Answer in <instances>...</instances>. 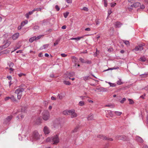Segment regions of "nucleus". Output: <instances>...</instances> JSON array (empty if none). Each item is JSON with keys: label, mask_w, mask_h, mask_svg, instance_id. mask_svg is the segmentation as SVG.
Masks as SVG:
<instances>
[{"label": "nucleus", "mask_w": 148, "mask_h": 148, "mask_svg": "<svg viewBox=\"0 0 148 148\" xmlns=\"http://www.w3.org/2000/svg\"><path fill=\"white\" fill-rule=\"evenodd\" d=\"M25 87L24 85H22L19 87L15 91V93L17 94V98L20 99L22 95V92L25 89Z\"/></svg>", "instance_id": "1"}, {"label": "nucleus", "mask_w": 148, "mask_h": 148, "mask_svg": "<svg viewBox=\"0 0 148 148\" xmlns=\"http://www.w3.org/2000/svg\"><path fill=\"white\" fill-rule=\"evenodd\" d=\"M25 110L22 108L21 111H17L16 112H15L14 114H18V115L16 117L17 118V120L20 121L22 120L24 117V114L25 113Z\"/></svg>", "instance_id": "2"}, {"label": "nucleus", "mask_w": 148, "mask_h": 148, "mask_svg": "<svg viewBox=\"0 0 148 148\" xmlns=\"http://www.w3.org/2000/svg\"><path fill=\"white\" fill-rule=\"evenodd\" d=\"M62 126L63 125L60 123L59 122H54L51 126V128L52 129H60L62 128Z\"/></svg>", "instance_id": "3"}, {"label": "nucleus", "mask_w": 148, "mask_h": 148, "mask_svg": "<svg viewBox=\"0 0 148 148\" xmlns=\"http://www.w3.org/2000/svg\"><path fill=\"white\" fill-rule=\"evenodd\" d=\"M42 118L45 121L48 120L50 117V114L49 112L47 110H45L42 113Z\"/></svg>", "instance_id": "4"}, {"label": "nucleus", "mask_w": 148, "mask_h": 148, "mask_svg": "<svg viewBox=\"0 0 148 148\" xmlns=\"http://www.w3.org/2000/svg\"><path fill=\"white\" fill-rule=\"evenodd\" d=\"M59 142V139L58 134H56L52 137V142H53V144L56 145Z\"/></svg>", "instance_id": "5"}, {"label": "nucleus", "mask_w": 148, "mask_h": 148, "mask_svg": "<svg viewBox=\"0 0 148 148\" xmlns=\"http://www.w3.org/2000/svg\"><path fill=\"white\" fill-rule=\"evenodd\" d=\"M32 137L35 140H38L40 138V135L37 130H35L33 132Z\"/></svg>", "instance_id": "6"}, {"label": "nucleus", "mask_w": 148, "mask_h": 148, "mask_svg": "<svg viewBox=\"0 0 148 148\" xmlns=\"http://www.w3.org/2000/svg\"><path fill=\"white\" fill-rule=\"evenodd\" d=\"M13 118V116L10 115L7 116L4 120L3 121L4 124L7 125L10 123V121Z\"/></svg>", "instance_id": "7"}, {"label": "nucleus", "mask_w": 148, "mask_h": 148, "mask_svg": "<svg viewBox=\"0 0 148 148\" xmlns=\"http://www.w3.org/2000/svg\"><path fill=\"white\" fill-rule=\"evenodd\" d=\"M4 45L0 46V51L3 49H4L8 47L11 44V42L10 41H7L6 42H3Z\"/></svg>", "instance_id": "8"}, {"label": "nucleus", "mask_w": 148, "mask_h": 148, "mask_svg": "<svg viewBox=\"0 0 148 148\" xmlns=\"http://www.w3.org/2000/svg\"><path fill=\"white\" fill-rule=\"evenodd\" d=\"M69 115H71V117L72 118L76 117L77 115L75 112V110L74 109H71L69 110Z\"/></svg>", "instance_id": "9"}, {"label": "nucleus", "mask_w": 148, "mask_h": 148, "mask_svg": "<svg viewBox=\"0 0 148 148\" xmlns=\"http://www.w3.org/2000/svg\"><path fill=\"white\" fill-rule=\"evenodd\" d=\"M116 138L122 140L124 141H126L129 140V138L127 137L124 136H116Z\"/></svg>", "instance_id": "10"}, {"label": "nucleus", "mask_w": 148, "mask_h": 148, "mask_svg": "<svg viewBox=\"0 0 148 148\" xmlns=\"http://www.w3.org/2000/svg\"><path fill=\"white\" fill-rule=\"evenodd\" d=\"M97 90H98L99 92H106L107 91V89L106 88L100 87L99 88H96L95 91H97Z\"/></svg>", "instance_id": "11"}, {"label": "nucleus", "mask_w": 148, "mask_h": 148, "mask_svg": "<svg viewBox=\"0 0 148 148\" xmlns=\"http://www.w3.org/2000/svg\"><path fill=\"white\" fill-rule=\"evenodd\" d=\"M19 36V34L18 33H16L14 34L12 36V38L13 40H16Z\"/></svg>", "instance_id": "12"}, {"label": "nucleus", "mask_w": 148, "mask_h": 148, "mask_svg": "<svg viewBox=\"0 0 148 148\" xmlns=\"http://www.w3.org/2000/svg\"><path fill=\"white\" fill-rule=\"evenodd\" d=\"M34 12V10H33L32 11H30L28 13H27L25 15L26 17L28 18L29 17V15L32 14Z\"/></svg>", "instance_id": "13"}, {"label": "nucleus", "mask_w": 148, "mask_h": 148, "mask_svg": "<svg viewBox=\"0 0 148 148\" xmlns=\"http://www.w3.org/2000/svg\"><path fill=\"white\" fill-rule=\"evenodd\" d=\"M148 74H142L139 75V80H143L144 79H142V78H145L147 77Z\"/></svg>", "instance_id": "14"}, {"label": "nucleus", "mask_w": 148, "mask_h": 148, "mask_svg": "<svg viewBox=\"0 0 148 148\" xmlns=\"http://www.w3.org/2000/svg\"><path fill=\"white\" fill-rule=\"evenodd\" d=\"M122 24L120 23L119 22H117L115 23L114 26L116 28H119L121 26Z\"/></svg>", "instance_id": "15"}, {"label": "nucleus", "mask_w": 148, "mask_h": 148, "mask_svg": "<svg viewBox=\"0 0 148 148\" xmlns=\"http://www.w3.org/2000/svg\"><path fill=\"white\" fill-rule=\"evenodd\" d=\"M88 121L93 120V116L92 114H90L87 117Z\"/></svg>", "instance_id": "16"}, {"label": "nucleus", "mask_w": 148, "mask_h": 148, "mask_svg": "<svg viewBox=\"0 0 148 148\" xmlns=\"http://www.w3.org/2000/svg\"><path fill=\"white\" fill-rule=\"evenodd\" d=\"M84 36H83L81 37H78L77 38H71L70 39L71 40H75L77 41H78L80 40L81 38H83Z\"/></svg>", "instance_id": "17"}, {"label": "nucleus", "mask_w": 148, "mask_h": 148, "mask_svg": "<svg viewBox=\"0 0 148 148\" xmlns=\"http://www.w3.org/2000/svg\"><path fill=\"white\" fill-rule=\"evenodd\" d=\"M28 133V132L27 130H22L21 132V135L25 136H26V135Z\"/></svg>", "instance_id": "18"}, {"label": "nucleus", "mask_w": 148, "mask_h": 148, "mask_svg": "<svg viewBox=\"0 0 148 148\" xmlns=\"http://www.w3.org/2000/svg\"><path fill=\"white\" fill-rule=\"evenodd\" d=\"M145 44L144 43H142L139 44V51H141L143 49V46H144Z\"/></svg>", "instance_id": "19"}, {"label": "nucleus", "mask_w": 148, "mask_h": 148, "mask_svg": "<svg viewBox=\"0 0 148 148\" xmlns=\"http://www.w3.org/2000/svg\"><path fill=\"white\" fill-rule=\"evenodd\" d=\"M139 6V2H137L134 3V4L131 5L132 7L137 8Z\"/></svg>", "instance_id": "20"}, {"label": "nucleus", "mask_w": 148, "mask_h": 148, "mask_svg": "<svg viewBox=\"0 0 148 148\" xmlns=\"http://www.w3.org/2000/svg\"><path fill=\"white\" fill-rule=\"evenodd\" d=\"M72 59L73 60V61L74 62H78V59L75 56H72Z\"/></svg>", "instance_id": "21"}, {"label": "nucleus", "mask_w": 148, "mask_h": 148, "mask_svg": "<svg viewBox=\"0 0 148 148\" xmlns=\"http://www.w3.org/2000/svg\"><path fill=\"white\" fill-rule=\"evenodd\" d=\"M97 137L98 138H102L104 140L107 139V137H106V136H103V135H98L97 136Z\"/></svg>", "instance_id": "22"}, {"label": "nucleus", "mask_w": 148, "mask_h": 148, "mask_svg": "<svg viewBox=\"0 0 148 148\" xmlns=\"http://www.w3.org/2000/svg\"><path fill=\"white\" fill-rule=\"evenodd\" d=\"M114 113L116 116H120L122 114V112L119 111H114Z\"/></svg>", "instance_id": "23"}, {"label": "nucleus", "mask_w": 148, "mask_h": 148, "mask_svg": "<svg viewBox=\"0 0 148 148\" xmlns=\"http://www.w3.org/2000/svg\"><path fill=\"white\" fill-rule=\"evenodd\" d=\"M147 59L145 56H143V57H141L140 59H139V60L143 62L145 61Z\"/></svg>", "instance_id": "24"}, {"label": "nucleus", "mask_w": 148, "mask_h": 148, "mask_svg": "<svg viewBox=\"0 0 148 148\" xmlns=\"http://www.w3.org/2000/svg\"><path fill=\"white\" fill-rule=\"evenodd\" d=\"M36 36H34L33 37L30 38H29V42H32L33 41H34V40H36Z\"/></svg>", "instance_id": "25"}, {"label": "nucleus", "mask_w": 148, "mask_h": 148, "mask_svg": "<svg viewBox=\"0 0 148 148\" xmlns=\"http://www.w3.org/2000/svg\"><path fill=\"white\" fill-rule=\"evenodd\" d=\"M69 110H65L63 111V114L65 115H69Z\"/></svg>", "instance_id": "26"}, {"label": "nucleus", "mask_w": 148, "mask_h": 148, "mask_svg": "<svg viewBox=\"0 0 148 148\" xmlns=\"http://www.w3.org/2000/svg\"><path fill=\"white\" fill-rule=\"evenodd\" d=\"M28 23L27 20H25L22 22L21 23V25L22 27L24 26L25 25L27 24Z\"/></svg>", "instance_id": "27"}, {"label": "nucleus", "mask_w": 148, "mask_h": 148, "mask_svg": "<svg viewBox=\"0 0 148 148\" xmlns=\"http://www.w3.org/2000/svg\"><path fill=\"white\" fill-rule=\"evenodd\" d=\"M63 83L64 84L67 85H70L71 84V83L69 81L64 80L63 81Z\"/></svg>", "instance_id": "28"}, {"label": "nucleus", "mask_w": 148, "mask_h": 148, "mask_svg": "<svg viewBox=\"0 0 148 148\" xmlns=\"http://www.w3.org/2000/svg\"><path fill=\"white\" fill-rule=\"evenodd\" d=\"M119 69V67H117L116 68L114 67L113 68H109L108 69L104 70V71H106L109 70H112L113 69Z\"/></svg>", "instance_id": "29"}, {"label": "nucleus", "mask_w": 148, "mask_h": 148, "mask_svg": "<svg viewBox=\"0 0 148 148\" xmlns=\"http://www.w3.org/2000/svg\"><path fill=\"white\" fill-rule=\"evenodd\" d=\"M140 146L141 148H148V146L144 143L141 144Z\"/></svg>", "instance_id": "30"}, {"label": "nucleus", "mask_w": 148, "mask_h": 148, "mask_svg": "<svg viewBox=\"0 0 148 148\" xmlns=\"http://www.w3.org/2000/svg\"><path fill=\"white\" fill-rule=\"evenodd\" d=\"M78 104L80 106H83L85 104L84 102V101H80L79 102Z\"/></svg>", "instance_id": "31"}, {"label": "nucleus", "mask_w": 148, "mask_h": 148, "mask_svg": "<svg viewBox=\"0 0 148 148\" xmlns=\"http://www.w3.org/2000/svg\"><path fill=\"white\" fill-rule=\"evenodd\" d=\"M43 131L45 135H48L50 132L49 130H43Z\"/></svg>", "instance_id": "32"}, {"label": "nucleus", "mask_w": 148, "mask_h": 148, "mask_svg": "<svg viewBox=\"0 0 148 148\" xmlns=\"http://www.w3.org/2000/svg\"><path fill=\"white\" fill-rule=\"evenodd\" d=\"M123 42L127 46H128L130 45V42L129 41L127 40H124L123 41Z\"/></svg>", "instance_id": "33"}, {"label": "nucleus", "mask_w": 148, "mask_h": 148, "mask_svg": "<svg viewBox=\"0 0 148 148\" xmlns=\"http://www.w3.org/2000/svg\"><path fill=\"white\" fill-rule=\"evenodd\" d=\"M46 141L47 142H52V137L51 138H47Z\"/></svg>", "instance_id": "34"}, {"label": "nucleus", "mask_w": 148, "mask_h": 148, "mask_svg": "<svg viewBox=\"0 0 148 148\" xmlns=\"http://www.w3.org/2000/svg\"><path fill=\"white\" fill-rule=\"evenodd\" d=\"M60 40V39H57L55 42L54 44V46H56V45H57L58 44V43H59V42Z\"/></svg>", "instance_id": "35"}, {"label": "nucleus", "mask_w": 148, "mask_h": 148, "mask_svg": "<svg viewBox=\"0 0 148 148\" xmlns=\"http://www.w3.org/2000/svg\"><path fill=\"white\" fill-rule=\"evenodd\" d=\"M108 83L110 85V87H115L116 85V84L114 83H112L110 82H108Z\"/></svg>", "instance_id": "36"}, {"label": "nucleus", "mask_w": 148, "mask_h": 148, "mask_svg": "<svg viewBox=\"0 0 148 148\" xmlns=\"http://www.w3.org/2000/svg\"><path fill=\"white\" fill-rule=\"evenodd\" d=\"M69 14V12H66L65 13H64V16L65 18H66L67 16H68Z\"/></svg>", "instance_id": "37"}, {"label": "nucleus", "mask_w": 148, "mask_h": 148, "mask_svg": "<svg viewBox=\"0 0 148 148\" xmlns=\"http://www.w3.org/2000/svg\"><path fill=\"white\" fill-rule=\"evenodd\" d=\"M39 26L36 25L34 27L33 29L35 31H36L38 30L39 29Z\"/></svg>", "instance_id": "38"}, {"label": "nucleus", "mask_w": 148, "mask_h": 148, "mask_svg": "<svg viewBox=\"0 0 148 148\" xmlns=\"http://www.w3.org/2000/svg\"><path fill=\"white\" fill-rule=\"evenodd\" d=\"M117 84L118 85H120L122 84H123V83L122 82H121V79H119V80L117 81Z\"/></svg>", "instance_id": "39"}, {"label": "nucleus", "mask_w": 148, "mask_h": 148, "mask_svg": "<svg viewBox=\"0 0 148 148\" xmlns=\"http://www.w3.org/2000/svg\"><path fill=\"white\" fill-rule=\"evenodd\" d=\"M109 114L111 117L113 116V114L112 113V112L111 110H108V111Z\"/></svg>", "instance_id": "40"}, {"label": "nucleus", "mask_w": 148, "mask_h": 148, "mask_svg": "<svg viewBox=\"0 0 148 148\" xmlns=\"http://www.w3.org/2000/svg\"><path fill=\"white\" fill-rule=\"evenodd\" d=\"M75 73L73 72L69 73L68 74V75L70 77H73L75 75Z\"/></svg>", "instance_id": "41"}, {"label": "nucleus", "mask_w": 148, "mask_h": 148, "mask_svg": "<svg viewBox=\"0 0 148 148\" xmlns=\"http://www.w3.org/2000/svg\"><path fill=\"white\" fill-rule=\"evenodd\" d=\"M128 100L129 101V103L130 104H132L134 103V102L131 99H128Z\"/></svg>", "instance_id": "42"}, {"label": "nucleus", "mask_w": 148, "mask_h": 148, "mask_svg": "<svg viewBox=\"0 0 148 148\" xmlns=\"http://www.w3.org/2000/svg\"><path fill=\"white\" fill-rule=\"evenodd\" d=\"M89 78H90L89 76H86L83 77V79L85 81H86Z\"/></svg>", "instance_id": "43"}, {"label": "nucleus", "mask_w": 148, "mask_h": 148, "mask_svg": "<svg viewBox=\"0 0 148 148\" xmlns=\"http://www.w3.org/2000/svg\"><path fill=\"white\" fill-rule=\"evenodd\" d=\"M10 97V99H11L12 101H16V99L14 98V96H12L11 97Z\"/></svg>", "instance_id": "44"}, {"label": "nucleus", "mask_w": 148, "mask_h": 148, "mask_svg": "<svg viewBox=\"0 0 148 148\" xmlns=\"http://www.w3.org/2000/svg\"><path fill=\"white\" fill-rule=\"evenodd\" d=\"M49 46V45L48 44L44 45L43 46V49H46Z\"/></svg>", "instance_id": "45"}, {"label": "nucleus", "mask_w": 148, "mask_h": 148, "mask_svg": "<svg viewBox=\"0 0 148 148\" xmlns=\"http://www.w3.org/2000/svg\"><path fill=\"white\" fill-rule=\"evenodd\" d=\"M42 9V8H34L33 9V10H34V12H35L36 11H41Z\"/></svg>", "instance_id": "46"}, {"label": "nucleus", "mask_w": 148, "mask_h": 148, "mask_svg": "<svg viewBox=\"0 0 148 148\" xmlns=\"http://www.w3.org/2000/svg\"><path fill=\"white\" fill-rule=\"evenodd\" d=\"M144 142L142 138L139 136V143H142Z\"/></svg>", "instance_id": "47"}, {"label": "nucleus", "mask_w": 148, "mask_h": 148, "mask_svg": "<svg viewBox=\"0 0 148 148\" xmlns=\"http://www.w3.org/2000/svg\"><path fill=\"white\" fill-rule=\"evenodd\" d=\"M126 100V99L125 98H123L122 100H121L120 101V102L123 103H124V102Z\"/></svg>", "instance_id": "48"}, {"label": "nucleus", "mask_w": 148, "mask_h": 148, "mask_svg": "<svg viewBox=\"0 0 148 148\" xmlns=\"http://www.w3.org/2000/svg\"><path fill=\"white\" fill-rule=\"evenodd\" d=\"M82 10H85L86 11H88V9L86 7H84L82 9Z\"/></svg>", "instance_id": "49"}, {"label": "nucleus", "mask_w": 148, "mask_h": 148, "mask_svg": "<svg viewBox=\"0 0 148 148\" xmlns=\"http://www.w3.org/2000/svg\"><path fill=\"white\" fill-rule=\"evenodd\" d=\"M79 60L80 61V62L82 63H85L84 60L82 58H79Z\"/></svg>", "instance_id": "50"}, {"label": "nucleus", "mask_w": 148, "mask_h": 148, "mask_svg": "<svg viewBox=\"0 0 148 148\" xmlns=\"http://www.w3.org/2000/svg\"><path fill=\"white\" fill-rule=\"evenodd\" d=\"M104 2V5L105 7H106L107 6V1L106 0H103Z\"/></svg>", "instance_id": "51"}, {"label": "nucleus", "mask_w": 148, "mask_h": 148, "mask_svg": "<svg viewBox=\"0 0 148 148\" xmlns=\"http://www.w3.org/2000/svg\"><path fill=\"white\" fill-rule=\"evenodd\" d=\"M138 50H139V48L138 47H136L135 49H134L133 50V51H134V52H135V51H138Z\"/></svg>", "instance_id": "52"}, {"label": "nucleus", "mask_w": 148, "mask_h": 148, "mask_svg": "<svg viewBox=\"0 0 148 148\" xmlns=\"http://www.w3.org/2000/svg\"><path fill=\"white\" fill-rule=\"evenodd\" d=\"M116 4V3H111V6L112 7H114V6Z\"/></svg>", "instance_id": "53"}, {"label": "nucleus", "mask_w": 148, "mask_h": 148, "mask_svg": "<svg viewBox=\"0 0 148 148\" xmlns=\"http://www.w3.org/2000/svg\"><path fill=\"white\" fill-rule=\"evenodd\" d=\"M55 8H56V10L58 11L60 10V9L59 6L58 5H56Z\"/></svg>", "instance_id": "54"}, {"label": "nucleus", "mask_w": 148, "mask_h": 148, "mask_svg": "<svg viewBox=\"0 0 148 148\" xmlns=\"http://www.w3.org/2000/svg\"><path fill=\"white\" fill-rule=\"evenodd\" d=\"M112 12L111 11V10H109L108 11V16H109L112 13Z\"/></svg>", "instance_id": "55"}, {"label": "nucleus", "mask_w": 148, "mask_h": 148, "mask_svg": "<svg viewBox=\"0 0 148 148\" xmlns=\"http://www.w3.org/2000/svg\"><path fill=\"white\" fill-rule=\"evenodd\" d=\"M10 99V97H5V98L4 100L5 101H7L9 99Z\"/></svg>", "instance_id": "56"}, {"label": "nucleus", "mask_w": 148, "mask_h": 148, "mask_svg": "<svg viewBox=\"0 0 148 148\" xmlns=\"http://www.w3.org/2000/svg\"><path fill=\"white\" fill-rule=\"evenodd\" d=\"M145 8V6L143 5H141L140 6V9H143L144 8Z\"/></svg>", "instance_id": "57"}, {"label": "nucleus", "mask_w": 148, "mask_h": 148, "mask_svg": "<svg viewBox=\"0 0 148 148\" xmlns=\"http://www.w3.org/2000/svg\"><path fill=\"white\" fill-rule=\"evenodd\" d=\"M145 94H144L143 95H142V96H140L139 98H140L143 99H144L145 98L144 97H145Z\"/></svg>", "instance_id": "58"}, {"label": "nucleus", "mask_w": 148, "mask_h": 148, "mask_svg": "<svg viewBox=\"0 0 148 148\" xmlns=\"http://www.w3.org/2000/svg\"><path fill=\"white\" fill-rule=\"evenodd\" d=\"M38 56L39 57H41L43 56V55L42 53H39Z\"/></svg>", "instance_id": "59"}, {"label": "nucleus", "mask_w": 148, "mask_h": 148, "mask_svg": "<svg viewBox=\"0 0 148 148\" xmlns=\"http://www.w3.org/2000/svg\"><path fill=\"white\" fill-rule=\"evenodd\" d=\"M42 36V35H40V36H38V37H36V40L39 39Z\"/></svg>", "instance_id": "60"}, {"label": "nucleus", "mask_w": 148, "mask_h": 148, "mask_svg": "<svg viewBox=\"0 0 148 148\" xmlns=\"http://www.w3.org/2000/svg\"><path fill=\"white\" fill-rule=\"evenodd\" d=\"M57 97L58 98V99H61L62 98V97L61 95L58 94V95Z\"/></svg>", "instance_id": "61"}, {"label": "nucleus", "mask_w": 148, "mask_h": 148, "mask_svg": "<svg viewBox=\"0 0 148 148\" xmlns=\"http://www.w3.org/2000/svg\"><path fill=\"white\" fill-rule=\"evenodd\" d=\"M105 140H108L109 141H112L113 140V139L111 138H107V139H105Z\"/></svg>", "instance_id": "62"}, {"label": "nucleus", "mask_w": 148, "mask_h": 148, "mask_svg": "<svg viewBox=\"0 0 148 148\" xmlns=\"http://www.w3.org/2000/svg\"><path fill=\"white\" fill-rule=\"evenodd\" d=\"M61 56L62 57H66L67 56V55L66 54H65L64 53H62L61 54Z\"/></svg>", "instance_id": "63"}, {"label": "nucleus", "mask_w": 148, "mask_h": 148, "mask_svg": "<svg viewBox=\"0 0 148 148\" xmlns=\"http://www.w3.org/2000/svg\"><path fill=\"white\" fill-rule=\"evenodd\" d=\"M85 31H90V30H91V29L90 28H86L85 29Z\"/></svg>", "instance_id": "64"}]
</instances>
